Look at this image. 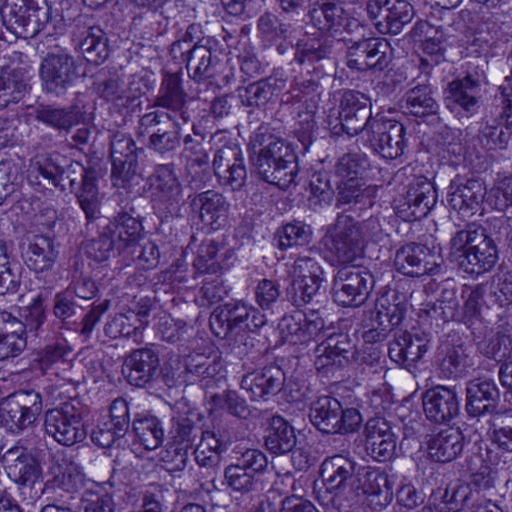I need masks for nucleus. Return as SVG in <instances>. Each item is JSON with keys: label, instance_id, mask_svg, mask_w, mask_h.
Returning a JSON list of instances; mask_svg holds the SVG:
<instances>
[{"label": "nucleus", "instance_id": "a211bd4d", "mask_svg": "<svg viewBox=\"0 0 512 512\" xmlns=\"http://www.w3.org/2000/svg\"><path fill=\"white\" fill-rule=\"evenodd\" d=\"M481 82V77L474 79L467 75L463 80L449 84L446 95V106L458 118L469 117L477 111L478 101L473 90Z\"/></svg>", "mask_w": 512, "mask_h": 512}, {"label": "nucleus", "instance_id": "37998d69", "mask_svg": "<svg viewBox=\"0 0 512 512\" xmlns=\"http://www.w3.org/2000/svg\"><path fill=\"white\" fill-rule=\"evenodd\" d=\"M217 245L213 241L204 242L197 251L193 266L199 273L217 274L222 270L217 260Z\"/></svg>", "mask_w": 512, "mask_h": 512}, {"label": "nucleus", "instance_id": "4c0bfd02", "mask_svg": "<svg viewBox=\"0 0 512 512\" xmlns=\"http://www.w3.org/2000/svg\"><path fill=\"white\" fill-rule=\"evenodd\" d=\"M33 0H6L1 9L3 23L8 30L19 37V32L23 29V23L31 10Z\"/></svg>", "mask_w": 512, "mask_h": 512}, {"label": "nucleus", "instance_id": "9b49d317", "mask_svg": "<svg viewBox=\"0 0 512 512\" xmlns=\"http://www.w3.org/2000/svg\"><path fill=\"white\" fill-rule=\"evenodd\" d=\"M367 453L379 462L393 458L396 452V435L391 424L382 417L369 419L364 428Z\"/></svg>", "mask_w": 512, "mask_h": 512}, {"label": "nucleus", "instance_id": "de8ad7c7", "mask_svg": "<svg viewBox=\"0 0 512 512\" xmlns=\"http://www.w3.org/2000/svg\"><path fill=\"white\" fill-rule=\"evenodd\" d=\"M467 354L463 346L449 349L440 363V370L447 378L458 377L466 368Z\"/></svg>", "mask_w": 512, "mask_h": 512}, {"label": "nucleus", "instance_id": "a878e982", "mask_svg": "<svg viewBox=\"0 0 512 512\" xmlns=\"http://www.w3.org/2000/svg\"><path fill=\"white\" fill-rule=\"evenodd\" d=\"M135 143L132 137L122 131H116L111 135L110 156L113 165V174L120 177L128 174L135 166L137 157Z\"/></svg>", "mask_w": 512, "mask_h": 512}, {"label": "nucleus", "instance_id": "79ce46f5", "mask_svg": "<svg viewBox=\"0 0 512 512\" xmlns=\"http://www.w3.org/2000/svg\"><path fill=\"white\" fill-rule=\"evenodd\" d=\"M324 277L317 279H297L292 281L291 285V298L296 306H302L310 303L315 297L320 294Z\"/></svg>", "mask_w": 512, "mask_h": 512}, {"label": "nucleus", "instance_id": "2eb2a0df", "mask_svg": "<svg viewBox=\"0 0 512 512\" xmlns=\"http://www.w3.org/2000/svg\"><path fill=\"white\" fill-rule=\"evenodd\" d=\"M250 312H253V307L244 302L226 304L212 314L210 327L222 339L232 336L233 333L247 332L245 324L249 321Z\"/></svg>", "mask_w": 512, "mask_h": 512}, {"label": "nucleus", "instance_id": "c756f323", "mask_svg": "<svg viewBox=\"0 0 512 512\" xmlns=\"http://www.w3.org/2000/svg\"><path fill=\"white\" fill-rule=\"evenodd\" d=\"M296 444L293 427L281 416H273L265 436V445L273 454L290 452Z\"/></svg>", "mask_w": 512, "mask_h": 512}, {"label": "nucleus", "instance_id": "423d86ee", "mask_svg": "<svg viewBox=\"0 0 512 512\" xmlns=\"http://www.w3.org/2000/svg\"><path fill=\"white\" fill-rule=\"evenodd\" d=\"M44 428L47 435L64 446H72L86 438L81 413L69 403L47 411Z\"/></svg>", "mask_w": 512, "mask_h": 512}, {"label": "nucleus", "instance_id": "e433bc0d", "mask_svg": "<svg viewBox=\"0 0 512 512\" xmlns=\"http://www.w3.org/2000/svg\"><path fill=\"white\" fill-rule=\"evenodd\" d=\"M23 29L19 32V37L34 38L39 34L51 20V6L47 0H33L31 4Z\"/></svg>", "mask_w": 512, "mask_h": 512}, {"label": "nucleus", "instance_id": "603ef678", "mask_svg": "<svg viewBox=\"0 0 512 512\" xmlns=\"http://www.w3.org/2000/svg\"><path fill=\"white\" fill-rule=\"evenodd\" d=\"M376 44V42L369 41V39H364L354 44L348 52L349 67L357 70L368 69V54L373 50H377Z\"/></svg>", "mask_w": 512, "mask_h": 512}, {"label": "nucleus", "instance_id": "8fccbe9b", "mask_svg": "<svg viewBox=\"0 0 512 512\" xmlns=\"http://www.w3.org/2000/svg\"><path fill=\"white\" fill-rule=\"evenodd\" d=\"M72 353V348L65 338H57L55 341L47 344L40 354L42 366H49L60 361H66Z\"/></svg>", "mask_w": 512, "mask_h": 512}, {"label": "nucleus", "instance_id": "ea45409f", "mask_svg": "<svg viewBox=\"0 0 512 512\" xmlns=\"http://www.w3.org/2000/svg\"><path fill=\"white\" fill-rule=\"evenodd\" d=\"M342 8L332 2L317 3L310 12L312 24L320 31H329L340 24Z\"/></svg>", "mask_w": 512, "mask_h": 512}, {"label": "nucleus", "instance_id": "bb28decb", "mask_svg": "<svg viewBox=\"0 0 512 512\" xmlns=\"http://www.w3.org/2000/svg\"><path fill=\"white\" fill-rule=\"evenodd\" d=\"M366 108L365 97L355 91H347L342 95L338 109V120L341 130L349 136L358 134L364 124L359 120V113Z\"/></svg>", "mask_w": 512, "mask_h": 512}, {"label": "nucleus", "instance_id": "b1692460", "mask_svg": "<svg viewBox=\"0 0 512 512\" xmlns=\"http://www.w3.org/2000/svg\"><path fill=\"white\" fill-rule=\"evenodd\" d=\"M378 6L386 22L387 31L392 34L400 33L414 16L413 8L406 0H373L368 3L367 9L374 13V7Z\"/></svg>", "mask_w": 512, "mask_h": 512}, {"label": "nucleus", "instance_id": "09e8293b", "mask_svg": "<svg viewBox=\"0 0 512 512\" xmlns=\"http://www.w3.org/2000/svg\"><path fill=\"white\" fill-rule=\"evenodd\" d=\"M310 231L305 226H280L275 232V239L282 250L294 245H302L309 241Z\"/></svg>", "mask_w": 512, "mask_h": 512}, {"label": "nucleus", "instance_id": "f8f14e48", "mask_svg": "<svg viewBox=\"0 0 512 512\" xmlns=\"http://www.w3.org/2000/svg\"><path fill=\"white\" fill-rule=\"evenodd\" d=\"M407 208L397 206L400 218L405 222L422 221L436 201L433 184L426 177L413 179L406 193Z\"/></svg>", "mask_w": 512, "mask_h": 512}, {"label": "nucleus", "instance_id": "864d4df0", "mask_svg": "<svg viewBox=\"0 0 512 512\" xmlns=\"http://www.w3.org/2000/svg\"><path fill=\"white\" fill-rule=\"evenodd\" d=\"M491 295L499 306L512 304V273L496 275L491 285Z\"/></svg>", "mask_w": 512, "mask_h": 512}, {"label": "nucleus", "instance_id": "2f4dec72", "mask_svg": "<svg viewBox=\"0 0 512 512\" xmlns=\"http://www.w3.org/2000/svg\"><path fill=\"white\" fill-rule=\"evenodd\" d=\"M57 258L53 240L48 236L36 235L29 243L26 263L35 272L50 269Z\"/></svg>", "mask_w": 512, "mask_h": 512}, {"label": "nucleus", "instance_id": "aec40b11", "mask_svg": "<svg viewBox=\"0 0 512 512\" xmlns=\"http://www.w3.org/2000/svg\"><path fill=\"white\" fill-rule=\"evenodd\" d=\"M213 166L217 176L233 189L241 187L246 178L243 153L238 146H227L218 150Z\"/></svg>", "mask_w": 512, "mask_h": 512}, {"label": "nucleus", "instance_id": "5fc2aeb1", "mask_svg": "<svg viewBox=\"0 0 512 512\" xmlns=\"http://www.w3.org/2000/svg\"><path fill=\"white\" fill-rule=\"evenodd\" d=\"M76 310L77 305L70 290H65L55 295L53 313L61 322L69 323L70 319L76 314Z\"/></svg>", "mask_w": 512, "mask_h": 512}, {"label": "nucleus", "instance_id": "69168bd1", "mask_svg": "<svg viewBox=\"0 0 512 512\" xmlns=\"http://www.w3.org/2000/svg\"><path fill=\"white\" fill-rule=\"evenodd\" d=\"M22 316L24 318V321L22 322L26 326V330L37 335V332L46 319L42 301L39 299L35 300L31 306L24 309Z\"/></svg>", "mask_w": 512, "mask_h": 512}, {"label": "nucleus", "instance_id": "6e6552de", "mask_svg": "<svg viewBox=\"0 0 512 512\" xmlns=\"http://www.w3.org/2000/svg\"><path fill=\"white\" fill-rule=\"evenodd\" d=\"M394 263L405 275H433L440 269L441 257L426 245L409 243L397 250Z\"/></svg>", "mask_w": 512, "mask_h": 512}, {"label": "nucleus", "instance_id": "13d9d810", "mask_svg": "<svg viewBox=\"0 0 512 512\" xmlns=\"http://www.w3.org/2000/svg\"><path fill=\"white\" fill-rule=\"evenodd\" d=\"M117 427L119 433H127L130 426L128 402L123 398L115 399L110 405V418L107 420Z\"/></svg>", "mask_w": 512, "mask_h": 512}, {"label": "nucleus", "instance_id": "f03ea898", "mask_svg": "<svg viewBox=\"0 0 512 512\" xmlns=\"http://www.w3.org/2000/svg\"><path fill=\"white\" fill-rule=\"evenodd\" d=\"M309 418L318 430L328 434L353 433L363 421L357 409H343L341 403L331 396H322L314 401Z\"/></svg>", "mask_w": 512, "mask_h": 512}, {"label": "nucleus", "instance_id": "72a5a7b5", "mask_svg": "<svg viewBox=\"0 0 512 512\" xmlns=\"http://www.w3.org/2000/svg\"><path fill=\"white\" fill-rule=\"evenodd\" d=\"M39 169L44 178L51 180L62 190H75L79 186L81 177L85 176V167L79 162H72L64 168L49 165Z\"/></svg>", "mask_w": 512, "mask_h": 512}, {"label": "nucleus", "instance_id": "58836bf2", "mask_svg": "<svg viewBox=\"0 0 512 512\" xmlns=\"http://www.w3.org/2000/svg\"><path fill=\"white\" fill-rule=\"evenodd\" d=\"M406 109L415 116H424L436 112L437 103L432 96L431 89L422 85L409 90L406 95Z\"/></svg>", "mask_w": 512, "mask_h": 512}, {"label": "nucleus", "instance_id": "dca6fc26", "mask_svg": "<svg viewBox=\"0 0 512 512\" xmlns=\"http://www.w3.org/2000/svg\"><path fill=\"white\" fill-rule=\"evenodd\" d=\"M423 409L426 417L436 423H445L457 416L459 402L455 391L436 386L423 394Z\"/></svg>", "mask_w": 512, "mask_h": 512}, {"label": "nucleus", "instance_id": "9d476101", "mask_svg": "<svg viewBox=\"0 0 512 512\" xmlns=\"http://www.w3.org/2000/svg\"><path fill=\"white\" fill-rule=\"evenodd\" d=\"M355 468V462L342 455L325 459L321 465V476L327 490L337 494H353L359 485Z\"/></svg>", "mask_w": 512, "mask_h": 512}, {"label": "nucleus", "instance_id": "473e14b6", "mask_svg": "<svg viewBox=\"0 0 512 512\" xmlns=\"http://www.w3.org/2000/svg\"><path fill=\"white\" fill-rule=\"evenodd\" d=\"M192 210L204 224H214L226 212L225 200L214 191H205L195 196L191 202Z\"/></svg>", "mask_w": 512, "mask_h": 512}, {"label": "nucleus", "instance_id": "0e129e2a", "mask_svg": "<svg viewBox=\"0 0 512 512\" xmlns=\"http://www.w3.org/2000/svg\"><path fill=\"white\" fill-rule=\"evenodd\" d=\"M255 296L259 306L268 309L280 296L279 286L270 279H263L256 287Z\"/></svg>", "mask_w": 512, "mask_h": 512}, {"label": "nucleus", "instance_id": "0eeeda50", "mask_svg": "<svg viewBox=\"0 0 512 512\" xmlns=\"http://www.w3.org/2000/svg\"><path fill=\"white\" fill-rule=\"evenodd\" d=\"M39 76L45 91L64 93L77 78V66L73 56L64 52H50L42 60Z\"/></svg>", "mask_w": 512, "mask_h": 512}, {"label": "nucleus", "instance_id": "c9c22d12", "mask_svg": "<svg viewBox=\"0 0 512 512\" xmlns=\"http://www.w3.org/2000/svg\"><path fill=\"white\" fill-rule=\"evenodd\" d=\"M27 92V84L19 71H2L0 73V110L10 103L19 102Z\"/></svg>", "mask_w": 512, "mask_h": 512}, {"label": "nucleus", "instance_id": "7ed1b4c3", "mask_svg": "<svg viewBox=\"0 0 512 512\" xmlns=\"http://www.w3.org/2000/svg\"><path fill=\"white\" fill-rule=\"evenodd\" d=\"M42 410L41 396L34 390H19L0 402V422L17 433L30 426Z\"/></svg>", "mask_w": 512, "mask_h": 512}, {"label": "nucleus", "instance_id": "f257e3e1", "mask_svg": "<svg viewBox=\"0 0 512 512\" xmlns=\"http://www.w3.org/2000/svg\"><path fill=\"white\" fill-rule=\"evenodd\" d=\"M256 133L251 139L253 165L261 178L282 189L287 188L297 174L296 155L291 146L279 138Z\"/></svg>", "mask_w": 512, "mask_h": 512}, {"label": "nucleus", "instance_id": "4be33fe9", "mask_svg": "<svg viewBox=\"0 0 512 512\" xmlns=\"http://www.w3.org/2000/svg\"><path fill=\"white\" fill-rule=\"evenodd\" d=\"M427 343L408 332H400L389 343L388 355L399 365L411 366L427 352Z\"/></svg>", "mask_w": 512, "mask_h": 512}, {"label": "nucleus", "instance_id": "412c9836", "mask_svg": "<svg viewBox=\"0 0 512 512\" xmlns=\"http://www.w3.org/2000/svg\"><path fill=\"white\" fill-rule=\"evenodd\" d=\"M484 188L477 180H467L465 184L453 188L449 195V205L462 221L480 212Z\"/></svg>", "mask_w": 512, "mask_h": 512}, {"label": "nucleus", "instance_id": "680f3d73", "mask_svg": "<svg viewBox=\"0 0 512 512\" xmlns=\"http://www.w3.org/2000/svg\"><path fill=\"white\" fill-rule=\"evenodd\" d=\"M117 427L113 423L107 421L101 422L91 433V439L94 444L102 448H109L119 438H122L125 433L118 434Z\"/></svg>", "mask_w": 512, "mask_h": 512}, {"label": "nucleus", "instance_id": "3c124183", "mask_svg": "<svg viewBox=\"0 0 512 512\" xmlns=\"http://www.w3.org/2000/svg\"><path fill=\"white\" fill-rule=\"evenodd\" d=\"M423 31L426 34V39L423 42L424 51L431 56L437 58L441 57L447 43V36L440 28L433 27L429 24H423Z\"/></svg>", "mask_w": 512, "mask_h": 512}, {"label": "nucleus", "instance_id": "6ab92c4d", "mask_svg": "<svg viewBox=\"0 0 512 512\" xmlns=\"http://www.w3.org/2000/svg\"><path fill=\"white\" fill-rule=\"evenodd\" d=\"M9 462L7 474L16 484L33 488L42 482V470L38 461L19 448L10 449L5 454Z\"/></svg>", "mask_w": 512, "mask_h": 512}, {"label": "nucleus", "instance_id": "c03bdc74", "mask_svg": "<svg viewBox=\"0 0 512 512\" xmlns=\"http://www.w3.org/2000/svg\"><path fill=\"white\" fill-rule=\"evenodd\" d=\"M135 433L146 450H155L160 445V429L156 417H145L133 424Z\"/></svg>", "mask_w": 512, "mask_h": 512}, {"label": "nucleus", "instance_id": "ddd939ff", "mask_svg": "<svg viewBox=\"0 0 512 512\" xmlns=\"http://www.w3.org/2000/svg\"><path fill=\"white\" fill-rule=\"evenodd\" d=\"M123 372L131 384L147 386L151 392L160 377L158 355L150 348L136 350L125 361Z\"/></svg>", "mask_w": 512, "mask_h": 512}, {"label": "nucleus", "instance_id": "a19ab883", "mask_svg": "<svg viewBox=\"0 0 512 512\" xmlns=\"http://www.w3.org/2000/svg\"><path fill=\"white\" fill-rule=\"evenodd\" d=\"M401 318V314L397 315L394 312H390L389 309H387L386 312L377 310L372 319V322L377 323V327L373 326L371 329L363 333L364 341L367 343H375L384 340L389 331V323L391 325H398Z\"/></svg>", "mask_w": 512, "mask_h": 512}, {"label": "nucleus", "instance_id": "774afa93", "mask_svg": "<svg viewBox=\"0 0 512 512\" xmlns=\"http://www.w3.org/2000/svg\"><path fill=\"white\" fill-rule=\"evenodd\" d=\"M85 512H113V502L109 495H98L86 491L82 497Z\"/></svg>", "mask_w": 512, "mask_h": 512}, {"label": "nucleus", "instance_id": "6e6d98bb", "mask_svg": "<svg viewBox=\"0 0 512 512\" xmlns=\"http://www.w3.org/2000/svg\"><path fill=\"white\" fill-rule=\"evenodd\" d=\"M291 275L293 280L303 279L305 281L324 277V272L322 267L314 259L300 257L294 262Z\"/></svg>", "mask_w": 512, "mask_h": 512}, {"label": "nucleus", "instance_id": "393cba45", "mask_svg": "<svg viewBox=\"0 0 512 512\" xmlns=\"http://www.w3.org/2000/svg\"><path fill=\"white\" fill-rule=\"evenodd\" d=\"M466 411L473 417L480 416L494 407L499 397L496 385L489 380H472L466 388Z\"/></svg>", "mask_w": 512, "mask_h": 512}, {"label": "nucleus", "instance_id": "20e7f679", "mask_svg": "<svg viewBox=\"0 0 512 512\" xmlns=\"http://www.w3.org/2000/svg\"><path fill=\"white\" fill-rule=\"evenodd\" d=\"M268 465L266 455L257 449L246 450L237 462L225 468V484L235 492L249 493L262 489L261 474Z\"/></svg>", "mask_w": 512, "mask_h": 512}, {"label": "nucleus", "instance_id": "cd10ccee", "mask_svg": "<svg viewBox=\"0 0 512 512\" xmlns=\"http://www.w3.org/2000/svg\"><path fill=\"white\" fill-rule=\"evenodd\" d=\"M352 343L347 334L329 335L315 350V366L318 370L327 369L336 364L341 365V356L349 353Z\"/></svg>", "mask_w": 512, "mask_h": 512}, {"label": "nucleus", "instance_id": "39448f33", "mask_svg": "<svg viewBox=\"0 0 512 512\" xmlns=\"http://www.w3.org/2000/svg\"><path fill=\"white\" fill-rule=\"evenodd\" d=\"M372 274L359 266H345L334 277L335 302L346 307L362 305L373 288Z\"/></svg>", "mask_w": 512, "mask_h": 512}, {"label": "nucleus", "instance_id": "052dcab7", "mask_svg": "<svg viewBox=\"0 0 512 512\" xmlns=\"http://www.w3.org/2000/svg\"><path fill=\"white\" fill-rule=\"evenodd\" d=\"M113 239L106 234L100 235L97 239H92L86 244V254L89 258L104 262L108 260L113 252Z\"/></svg>", "mask_w": 512, "mask_h": 512}, {"label": "nucleus", "instance_id": "4468645a", "mask_svg": "<svg viewBox=\"0 0 512 512\" xmlns=\"http://www.w3.org/2000/svg\"><path fill=\"white\" fill-rule=\"evenodd\" d=\"M284 380L285 375L282 369L271 365L244 375L241 388L249 394L251 400L266 401L270 396L281 391Z\"/></svg>", "mask_w": 512, "mask_h": 512}, {"label": "nucleus", "instance_id": "e2e57ef3", "mask_svg": "<svg viewBox=\"0 0 512 512\" xmlns=\"http://www.w3.org/2000/svg\"><path fill=\"white\" fill-rule=\"evenodd\" d=\"M489 199H494V205L503 209L512 203V176L500 178L489 193Z\"/></svg>", "mask_w": 512, "mask_h": 512}, {"label": "nucleus", "instance_id": "f704fd0d", "mask_svg": "<svg viewBox=\"0 0 512 512\" xmlns=\"http://www.w3.org/2000/svg\"><path fill=\"white\" fill-rule=\"evenodd\" d=\"M35 118L51 128L65 131L76 125L80 120L79 114L74 109L50 105L39 106L36 109Z\"/></svg>", "mask_w": 512, "mask_h": 512}, {"label": "nucleus", "instance_id": "7c9ffc66", "mask_svg": "<svg viewBox=\"0 0 512 512\" xmlns=\"http://www.w3.org/2000/svg\"><path fill=\"white\" fill-rule=\"evenodd\" d=\"M358 489L353 494L374 495L382 497L385 502L392 498V488L388 475L379 469L362 468L357 472Z\"/></svg>", "mask_w": 512, "mask_h": 512}, {"label": "nucleus", "instance_id": "1a4fd4ad", "mask_svg": "<svg viewBox=\"0 0 512 512\" xmlns=\"http://www.w3.org/2000/svg\"><path fill=\"white\" fill-rule=\"evenodd\" d=\"M372 135L371 147L386 159L400 157L405 149L403 124L392 119L375 120L370 125Z\"/></svg>", "mask_w": 512, "mask_h": 512}, {"label": "nucleus", "instance_id": "5701e85b", "mask_svg": "<svg viewBox=\"0 0 512 512\" xmlns=\"http://www.w3.org/2000/svg\"><path fill=\"white\" fill-rule=\"evenodd\" d=\"M463 439L458 429L445 428L431 436L428 442V455L436 462H450L462 452Z\"/></svg>", "mask_w": 512, "mask_h": 512}, {"label": "nucleus", "instance_id": "49530a36", "mask_svg": "<svg viewBox=\"0 0 512 512\" xmlns=\"http://www.w3.org/2000/svg\"><path fill=\"white\" fill-rule=\"evenodd\" d=\"M475 257L476 265H481V274L490 271L498 261V251L494 241L486 235L480 238L471 247Z\"/></svg>", "mask_w": 512, "mask_h": 512}, {"label": "nucleus", "instance_id": "c85d7f7f", "mask_svg": "<svg viewBox=\"0 0 512 512\" xmlns=\"http://www.w3.org/2000/svg\"><path fill=\"white\" fill-rule=\"evenodd\" d=\"M79 48L85 59L95 65L102 64L109 56V40L106 32L97 25L82 32Z\"/></svg>", "mask_w": 512, "mask_h": 512}, {"label": "nucleus", "instance_id": "f3484780", "mask_svg": "<svg viewBox=\"0 0 512 512\" xmlns=\"http://www.w3.org/2000/svg\"><path fill=\"white\" fill-rule=\"evenodd\" d=\"M326 246L339 263H350L361 254V232L358 226H332L326 237Z\"/></svg>", "mask_w": 512, "mask_h": 512}, {"label": "nucleus", "instance_id": "4d7b16f0", "mask_svg": "<svg viewBox=\"0 0 512 512\" xmlns=\"http://www.w3.org/2000/svg\"><path fill=\"white\" fill-rule=\"evenodd\" d=\"M492 439L499 448L512 452V413L493 424Z\"/></svg>", "mask_w": 512, "mask_h": 512}, {"label": "nucleus", "instance_id": "338daca9", "mask_svg": "<svg viewBox=\"0 0 512 512\" xmlns=\"http://www.w3.org/2000/svg\"><path fill=\"white\" fill-rule=\"evenodd\" d=\"M122 82L118 76L99 80L95 83V90L100 97L117 104L121 95H124L121 90Z\"/></svg>", "mask_w": 512, "mask_h": 512}, {"label": "nucleus", "instance_id": "a18cd8bd", "mask_svg": "<svg viewBox=\"0 0 512 512\" xmlns=\"http://www.w3.org/2000/svg\"><path fill=\"white\" fill-rule=\"evenodd\" d=\"M134 321H136L135 312L116 314L109 317L104 326V333L111 339L129 337L137 330Z\"/></svg>", "mask_w": 512, "mask_h": 512}, {"label": "nucleus", "instance_id": "bf43d9fd", "mask_svg": "<svg viewBox=\"0 0 512 512\" xmlns=\"http://www.w3.org/2000/svg\"><path fill=\"white\" fill-rule=\"evenodd\" d=\"M165 177V183L162 184V199L171 202L172 209L169 213L177 211L176 204L181 200V187L176 176L169 167H162V177Z\"/></svg>", "mask_w": 512, "mask_h": 512}]
</instances>
